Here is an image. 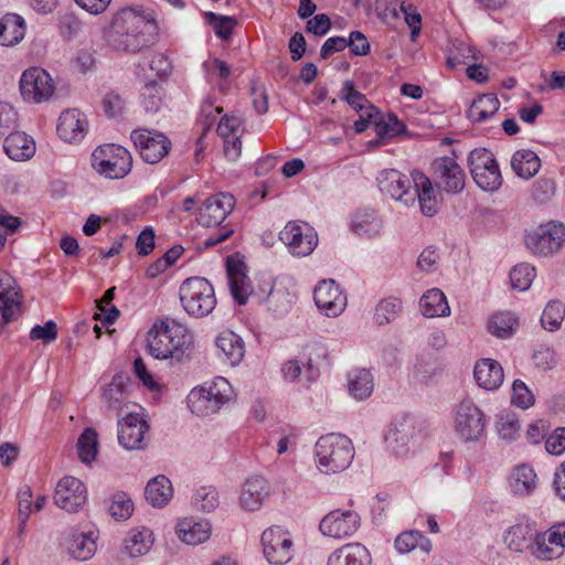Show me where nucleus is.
Wrapping results in <instances>:
<instances>
[{"label": "nucleus", "mask_w": 565, "mask_h": 565, "mask_svg": "<svg viewBox=\"0 0 565 565\" xmlns=\"http://www.w3.org/2000/svg\"><path fill=\"white\" fill-rule=\"evenodd\" d=\"M279 239L287 246L294 256L305 257L310 255L317 244L318 235L307 223L296 221L288 222L279 233Z\"/></svg>", "instance_id": "9d476101"}, {"label": "nucleus", "mask_w": 565, "mask_h": 565, "mask_svg": "<svg viewBox=\"0 0 565 565\" xmlns=\"http://www.w3.org/2000/svg\"><path fill=\"white\" fill-rule=\"evenodd\" d=\"M295 300V294L290 291L288 285L284 280H275L270 285V289L266 297V306L268 310L275 315L287 313Z\"/></svg>", "instance_id": "72a5a7b5"}, {"label": "nucleus", "mask_w": 565, "mask_h": 565, "mask_svg": "<svg viewBox=\"0 0 565 565\" xmlns=\"http://www.w3.org/2000/svg\"><path fill=\"white\" fill-rule=\"evenodd\" d=\"M317 466L321 472L337 473L347 469L354 457L352 441L340 434L321 436L316 443Z\"/></svg>", "instance_id": "20e7f679"}, {"label": "nucleus", "mask_w": 565, "mask_h": 565, "mask_svg": "<svg viewBox=\"0 0 565 565\" xmlns=\"http://www.w3.org/2000/svg\"><path fill=\"white\" fill-rule=\"evenodd\" d=\"M153 543L152 532L149 529H134L128 532L124 541V548L131 557L145 555Z\"/></svg>", "instance_id": "c03bdc74"}, {"label": "nucleus", "mask_w": 565, "mask_h": 565, "mask_svg": "<svg viewBox=\"0 0 565 565\" xmlns=\"http://www.w3.org/2000/svg\"><path fill=\"white\" fill-rule=\"evenodd\" d=\"M455 430L465 440L479 439L484 430V416L470 399L461 401L455 413Z\"/></svg>", "instance_id": "2eb2a0df"}, {"label": "nucleus", "mask_w": 565, "mask_h": 565, "mask_svg": "<svg viewBox=\"0 0 565 565\" xmlns=\"http://www.w3.org/2000/svg\"><path fill=\"white\" fill-rule=\"evenodd\" d=\"M148 429L143 414L131 409L118 420V441L126 449H140L145 446Z\"/></svg>", "instance_id": "f3484780"}, {"label": "nucleus", "mask_w": 565, "mask_h": 565, "mask_svg": "<svg viewBox=\"0 0 565 565\" xmlns=\"http://www.w3.org/2000/svg\"><path fill=\"white\" fill-rule=\"evenodd\" d=\"M130 380L122 374L113 376L110 383L103 390L102 401L109 411L120 413L130 406Z\"/></svg>", "instance_id": "b1692460"}, {"label": "nucleus", "mask_w": 565, "mask_h": 565, "mask_svg": "<svg viewBox=\"0 0 565 565\" xmlns=\"http://www.w3.org/2000/svg\"><path fill=\"white\" fill-rule=\"evenodd\" d=\"M565 318V306L559 300H551L541 317L544 329L554 331L558 329Z\"/></svg>", "instance_id": "4d7b16f0"}, {"label": "nucleus", "mask_w": 565, "mask_h": 565, "mask_svg": "<svg viewBox=\"0 0 565 565\" xmlns=\"http://www.w3.org/2000/svg\"><path fill=\"white\" fill-rule=\"evenodd\" d=\"M24 19L17 13H7L0 19V44L13 46L21 42L25 35Z\"/></svg>", "instance_id": "f704fd0d"}, {"label": "nucleus", "mask_w": 565, "mask_h": 565, "mask_svg": "<svg viewBox=\"0 0 565 565\" xmlns=\"http://www.w3.org/2000/svg\"><path fill=\"white\" fill-rule=\"evenodd\" d=\"M98 435L93 428H86L78 438L77 449L78 457L85 463L95 460L98 448Z\"/></svg>", "instance_id": "5fc2aeb1"}, {"label": "nucleus", "mask_w": 565, "mask_h": 565, "mask_svg": "<svg viewBox=\"0 0 565 565\" xmlns=\"http://www.w3.org/2000/svg\"><path fill=\"white\" fill-rule=\"evenodd\" d=\"M412 181L415 188V199L417 198L420 211L426 216L435 215L441 204L440 194L434 189L430 179L420 171L412 173Z\"/></svg>", "instance_id": "5701e85b"}, {"label": "nucleus", "mask_w": 565, "mask_h": 565, "mask_svg": "<svg viewBox=\"0 0 565 565\" xmlns=\"http://www.w3.org/2000/svg\"><path fill=\"white\" fill-rule=\"evenodd\" d=\"M418 433L415 418L405 415L392 423L386 435V443L395 456L403 457L414 446Z\"/></svg>", "instance_id": "dca6fc26"}, {"label": "nucleus", "mask_w": 565, "mask_h": 565, "mask_svg": "<svg viewBox=\"0 0 565 565\" xmlns=\"http://www.w3.org/2000/svg\"><path fill=\"white\" fill-rule=\"evenodd\" d=\"M243 121L237 116H224L217 126V134L224 142V154L235 161L242 152L241 137L243 135Z\"/></svg>", "instance_id": "4be33fe9"}, {"label": "nucleus", "mask_w": 565, "mask_h": 565, "mask_svg": "<svg viewBox=\"0 0 565 565\" xmlns=\"http://www.w3.org/2000/svg\"><path fill=\"white\" fill-rule=\"evenodd\" d=\"M145 495L152 507L162 508L173 497L172 483L166 476H157L147 483Z\"/></svg>", "instance_id": "e433bc0d"}, {"label": "nucleus", "mask_w": 565, "mask_h": 565, "mask_svg": "<svg viewBox=\"0 0 565 565\" xmlns=\"http://www.w3.org/2000/svg\"><path fill=\"white\" fill-rule=\"evenodd\" d=\"M227 276L234 299L239 305H244L252 292L250 284L244 269V264L238 260L228 259Z\"/></svg>", "instance_id": "7c9ffc66"}, {"label": "nucleus", "mask_w": 565, "mask_h": 565, "mask_svg": "<svg viewBox=\"0 0 565 565\" xmlns=\"http://www.w3.org/2000/svg\"><path fill=\"white\" fill-rule=\"evenodd\" d=\"M510 487L515 494L529 495L536 488V473L527 465L518 466L511 473Z\"/></svg>", "instance_id": "37998d69"}, {"label": "nucleus", "mask_w": 565, "mask_h": 565, "mask_svg": "<svg viewBox=\"0 0 565 565\" xmlns=\"http://www.w3.org/2000/svg\"><path fill=\"white\" fill-rule=\"evenodd\" d=\"M263 553L273 565H286L294 557V541L289 531L274 525L262 534Z\"/></svg>", "instance_id": "1a4fd4ad"}, {"label": "nucleus", "mask_w": 565, "mask_h": 565, "mask_svg": "<svg viewBox=\"0 0 565 565\" xmlns=\"http://www.w3.org/2000/svg\"><path fill=\"white\" fill-rule=\"evenodd\" d=\"M438 185L450 194H457L465 188L466 175L458 162L450 157H441L433 162Z\"/></svg>", "instance_id": "412c9836"}, {"label": "nucleus", "mask_w": 565, "mask_h": 565, "mask_svg": "<svg viewBox=\"0 0 565 565\" xmlns=\"http://www.w3.org/2000/svg\"><path fill=\"white\" fill-rule=\"evenodd\" d=\"M469 168L477 185L494 192L502 185V175L493 153L487 149H475L469 156Z\"/></svg>", "instance_id": "0eeeda50"}, {"label": "nucleus", "mask_w": 565, "mask_h": 565, "mask_svg": "<svg viewBox=\"0 0 565 565\" xmlns=\"http://www.w3.org/2000/svg\"><path fill=\"white\" fill-rule=\"evenodd\" d=\"M513 171L523 179H530L535 175L541 167V160L532 150H518L511 160Z\"/></svg>", "instance_id": "a19ab883"}, {"label": "nucleus", "mask_w": 565, "mask_h": 565, "mask_svg": "<svg viewBox=\"0 0 565 565\" xmlns=\"http://www.w3.org/2000/svg\"><path fill=\"white\" fill-rule=\"evenodd\" d=\"M92 167L98 174L107 179H122L131 170L132 157L125 147L106 143L93 151Z\"/></svg>", "instance_id": "423d86ee"}, {"label": "nucleus", "mask_w": 565, "mask_h": 565, "mask_svg": "<svg viewBox=\"0 0 565 565\" xmlns=\"http://www.w3.org/2000/svg\"><path fill=\"white\" fill-rule=\"evenodd\" d=\"M565 242V227L554 222L540 225L527 233L526 247L536 255L547 256L558 252Z\"/></svg>", "instance_id": "9b49d317"}, {"label": "nucleus", "mask_w": 565, "mask_h": 565, "mask_svg": "<svg viewBox=\"0 0 565 565\" xmlns=\"http://www.w3.org/2000/svg\"><path fill=\"white\" fill-rule=\"evenodd\" d=\"M203 17L218 39H231L233 31L237 25V20L234 17L222 15L211 11L204 12Z\"/></svg>", "instance_id": "09e8293b"}, {"label": "nucleus", "mask_w": 565, "mask_h": 565, "mask_svg": "<svg viewBox=\"0 0 565 565\" xmlns=\"http://www.w3.org/2000/svg\"><path fill=\"white\" fill-rule=\"evenodd\" d=\"M377 181L382 193L403 202L405 205L415 203V195L411 192L412 178L409 179L395 169H387L381 172Z\"/></svg>", "instance_id": "aec40b11"}, {"label": "nucleus", "mask_w": 565, "mask_h": 565, "mask_svg": "<svg viewBox=\"0 0 565 565\" xmlns=\"http://www.w3.org/2000/svg\"><path fill=\"white\" fill-rule=\"evenodd\" d=\"M97 545L93 536V532L89 534L77 533L72 536L68 544V552L75 559L87 561L96 552Z\"/></svg>", "instance_id": "a18cd8bd"}, {"label": "nucleus", "mask_w": 565, "mask_h": 565, "mask_svg": "<svg viewBox=\"0 0 565 565\" xmlns=\"http://www.w3.org/2000/svg\"><path fill=\"white\" fill-rule=\"evenodd\" d=\"M205 393L210 396L212 402L216 404V409L233 399V388L231 383L225 377H216L209 386H205Z\"/></svg>", "instance_id": "864d4df0"}, {"label": "nucleus", "mask_w": 565, "mask_h": 565, "mask_svg": "<svg viewBox=\"0 0 565 565\" xmlns=\"http://www.w3.org/2000/svg\"><path fill=\"white\" fill-rule=\"evenodd\" d=\"M220 504L218 491L213 486H202L195 490L192 497V505L202 512H212Z\"/></svg>", "instance_id": "3c124183"}, {"label": "nucleus", "mask_w": 565, "mask_h": 565, "mask_svg": "<svg viewBox=\"0 0 565 565\" xmlns=\"http://www.w3.org/2000/svg\"><path fill=\"white\" fill-rule=\"evenodd\" d=\"M57 338V326L50 320L44 326H35L30 331L31 340H42L44 343L53 342Z\"/></svg>", "instance_id": "774afa93"}, {"label": "nucleus", "mask_w": 565, "mask_h": 565, "mask_svg": "<svg viewBox=\"0 0 565 565\" xmlns=\"http://www.w3.org/2000/svg\"><path fill=\"white\" fill-rule=\"evenodd\" d=\"M188 403L191 412L198 416H209L218 412L216 404L205 393V386L194 387L188 396Z\"/></svg>", "instance_id": "de8ad7c7"}, {"label": "nucleus", "mask_w": 565, "mask_h": 565, "mask_svg": "<svg viewBox=\"0 0 565 565\" xmlns=\"http://www.w3.org/2000/svg\"><path fill=\"white\" fill-rule=\"evenodd\" d=\"M269 483L263 477L255 476L245 481L239 495V504L246 511H257L269 497Z\"/></svg>", "instance_id": "393cba45"}, {"label": "nucleus", "mask_w": 565, "mask_h": 565, "mask_svg": "<svg viewBox=\"0 0 565 565\" xmlns=\"http://www.w3.org/2000/svg\"><path fill=\"white\" fill-rule=\"evenodd\" d=\"M360 526L361 518L358 512L335 509L322 518L319 530L324 536L344 540L354 535Z\"/></svg>", "instance_id": "4468645a"}, {"label": "nucleus", "mask_w": 565, "mask_h": 565, "mask_svg": "<svg viewBox=\"0 0 565 565\" xmlns=\"http://www.w3.org/2000/svg\"><path fill=\"white\" fill-rule=\"evenodd\" d=\"M534 535V530L530 524H515L507 530L503 541L512 552L530 551Z\"/></svg>", "instance_id": "58836bf2"}, {"label": "nucleus", "mask_w": 565, "mask_h": 565, "mask_svg": "<svg viewBox=\"0 0 565 565\" xmlns=\"http://www.w3.org/2000/svg\"><path fill=\"white\" fill-rule=\"evenodd\" d=\"M217 349L225 355L231 365H237L244 358L245 344L239 335L231 330L222 331L215 341Z\"/></svg>", "instance_id": "c9c22d12"}, {"label": "nucleus", "mask_w": 565, "mask_h": 565, "mask_svg": "<svg viewBox=\"0 0 565 565\" xmlns=\"http://www.w3.org/2000/svg\"><path fill=\"white\" fill-rule=\"evenodd\" d=\"M327 565H371V556L364 545L349 543L332 552Z\"/></svg>", "instance_id": "cd10ccee"}, {"label": "nucleus", "mask_w": 565, "mask_h": 565, "mask_svg": "<svg viewBox=\"0 0 565 565\" xmlns=\"http://www.w3.org/2000/svg\"><path fill=\"white\" fill-rule=\"evenodd\" d=\"M348 388L356 399L367 398L374 388V379L366 369H355L348 374Z\"/></svg>", "instance_id": "ea45409f"}, {"label": "nucleus", "mask_w": 565, "mask_h": 565, "mask_svg": "<svg viewBox=\"0 0 565 565\" xmlns=\"http://www.w3.org/2000/svg\"><path fill=\"white\" fill-rule=\"evenodd\" d=\"M115 289V287L107 289L98 302V308L104 313L103 324H111L119 317V310L111 305Z\"/></svg>", "instance_id": "69168bd1"}, {"label": "nucleus", "mask_w": 565, "mask_h": 565, "mask_svg": "<svg viewBox=\"0 0 565 565\" xmlns=\"http://www.w3.org/2000/svg\"><path fill=\"white\" fill-rule=\"evenodd\" d=\"M109 514L117 521L128 520L134 512V502L126 492L118 491L109 498Z\"/></svg>", "instance_id": "603ef678"}, {"label": "nucleus", "mask_w": 565, "mask_h": 565, "mask_svg": "<svg viewBox=\"0 0 565 565\" xmlns=\"http://www.w3.org/2000/svg\"><path fill=\"white\" fill-rule=\"evenodd\" d=\"M342 96L348 102V104L356 111H362L364 109H367V107H366L367 100H366L365 96L354 88V85L352 82L347 81L343 84Z\"/></svg>", "instance_id": "338daca9"}, {"label": "nucleus", "mask_w": 565, "mask_h": 565, "mask_svg": "<svg viewBox=\"0 0 565 565\" xmlns=\"http://www.w3.org/2000/svg\"><path fill=\"white\" fill-rule=\"evenodd\" d=\"M565 551V522L552 525L544 532H537L532 541L530 553L541 561L561 557Z\"/></svg>", "instance_id": "ddd939ff"}, {"label": "nucleus", "mask_w": 565, "mask_h": 565, "mask_svg": "<svg viewBox=\"0 0 565 565\" xmlns=\"http://www.w3.org/2000/svg\"><path fill=\"white\" fill-rule=\"evenodd\" d=\"M235 203V198L226 192L211 195L202 202L198 211L199 224L204 227L220 226L217 234L211 235L204 241L205 247H214L233 235V227L230 224L223 225V222L233 211Z\"/></svg>", "instance_id": "7ed1b4c3"}, {"label": "nucleus", "mask_w": 565, "mask_h": 565, "mask_svg": "<svg viewBox=\"0 0 565 565\" xmlns=\"http://www.w3.org/2000/svg\"><path fill=\"white\" fill-rule=\"evenodd\" d=\"M32 512V491L30 487H22L18 492V519L19 530L23 531Z\"/></svg>", "instance_id": "e2e57ef3"}, {"label": "nucleus", "mask_w": 565, "mask_h": 565, "mask_svg": "<svg viewBox=\"0 0 565 565\" xmlns=\"http://www.w3.org/2000/svg\"><path fill=\"white\" fill-rule=\"evenodd\" d=\"M87 500V489L77 478L67 476L62 478L55 488V504L68 512H75L82 508Z\"/></svg>", "instance_id": "a211bd4d"}, {"label": "nucleus", "mask_w": 565, "mask_h": 565, "mask_svg": "<svg viewBox=\"0 0 565 565\" xmlns=\"http://www.w3.org/2000/svg\"><path fill=\"white\" fill-rule=\"evenodd\" d=\"M383 228V221L372 209H362L354 213L351 230L361 237L377 236Z\"/></svg>", "instance_id": "473e14b6"}, {"label": "nucleus", "mask_w": 565, "mask_h": 565, "mask_svg": "<svg viewBox=\"0 0 565 565\" xmlns=\"http://www.w3.org/2000/svg\"><path fill=\"white\" fill-rule=\"evenodd\" d=\"M57 135L66 142L81 141L87 131L85 115L77 109H67L58 118Z\"/></svg>", "instance_id": "a878e982"}, {"label": "nucleus", "mask_w": 565, "mask_h": 565, "mask_svg": "<svg viewBox=\"0 0 565 565\" xmlns=\"http://www.w3.org/2000/svg\"><path fill=\"white\" fill-rule=\"evenodd\" d=\"M7 156L14 161H26L35 154V141L29 135L14 131L3 142Z\"/></svg>", "instance_id": "c85d7f7f"}, {"label": "nucleus", "mask_w": 565, "mask_h": 565, "mask_svg": "<svg viewBox=\"0 0 565 565\" xmlns=\"http://www.w3.org/2000/svg\"><path fill=\"white\" fill-rule=\"evenodd\" d=\"M473 375L478 385L489 391L500 387L504 379L501 364L492 359L479 360L475 365Z\"/></svg>", "instance_id": "c756f323"}, {"label": "nucleus", "mask_w": 565, "mask_h": 565, "mask_svg": "<svg viewBox=\"0 0 565 565\" xmlns=\"http://www.w3.org/2000/svg\"><path fill=\"white\" fill-rule=\"evenodd\" d=\"M554 194L555 183L551 179L540 178L532 185L531 196L539 204L550 202Z\"/></svg>", "instance_id": "680f3d73"}, {"label": "nucleus", "mask_w": 565, "mask_h": 565, "mask_svg": "<svg viewBox=\"0 0 565 565\" xmlns=\"http://www.w3.org/2000/svg\"><path fill=\"white\" fill-rule=\"evenodd\" d=\"M534 277L535 268L524 263L514 266L510 271L511 286L520 291L529 289Z\"/></svg>", "instance_id": "bf43d9fd"}, {"label": "nucleus", "mask_w": 565, "mask_h": 565, "mask_svg": "<svg viewBox=\"0 0 565 565\" xmlns=\"http://www.w3.org/2000/svg\"><path fill=\"white\" fill-rule=\"evenodd\" d=\"M318 309L327 317L340 316L347 306V297L334 280H322L313 292Z\"/></svg>", "instance_id": "6ab92c4d"}, {"label": "nucleus", "mask_w": 565, "mask_h": 565, "mask_svg": "<svg viewBox=\"0 0 565 565\" xmlns=\"http://www.w3.org/2000/svg\"><path fill=\"white\" fill-rule=\"evenodd\" d=\"M420 311L424 316L447 317L450 315V308L445 294L437 288H433L425 292L419 301Z\"/></svg>", "instance_id": "4c0bfd02"}, {"label": "nucleus", "mask_w": 565, "mask_h": 565, "mask_svg": "<svg viewBox=\"0 0 565 565\" xmlns=\"http://www.w3.org/2000/svg\"><path fill=\"white\" fill-rule=\"evenodd\" d=\"M192 341L188 328L173 319L156 321L147 334L149 353L156 359H177L184 354Z\"/></svg>", "instance_id": "f03ea898"}, {"label": "nucleus", "mask_w": 565, "mask_h": 565, "mask_svg": "<svg viewBox=\"0 0 565 565\" xmlns=\"http://www.w3.org/2000/svg\"><path fill=\"white\" fill-rule=\"evenodd\" d=\"M500 107L494 94H483L477 97L468 109V118L472 122H482L493 116Z\"/></svg>", "instance_id": "79ce46f5"}, {"label": "nucleus", "mask_w": 565, "mask_h": 565, "mask_svg": "<svg viewBox=\"0 0 565 565\" xmlns=\"http://www.w3.org/2000/svg\"><path fill=\"white\" fill-rule=\"evenodd\" d=\"M395 547L399 553H408L417 547L428 553L431 548V543L420 532L407 531L396 537Z\"/></svg>", "instance_id": "8fccbe9b"}, {"label": "nucleus", "mask_w": 565, "mask_h": 565, "mask_svg": "<svg viewBox=\"0 0 565 565\" xmlns=\"http://www.w3.org/2000/svg\"><path fill=\"white\" fill-rule=\"evenodd\" d=\"M19 88L24 102L41 104L51 99L56 85L47 71L39 66H33L22 73Z\"/></svg>", "instance_id": "6e6552de"}, {"label": "nucleus", "mask_w": 565, "mask_h": 565, "mask_svg": "<svg viewBox=\"0 0 565 565\" xmlns=\"http://www.w3.org/2000/svg\"><path fill=\"white\" fill-rule=\"evenodd\" d=\"M518 327V319L511 312H498L491 316L488 322V330L498 338L511 337Z\"/></svg>", "instance_id": "49530a36"}, {"label": "nucleus", "mask_w": 565, "mask_h": 565, "mask_svg": "<svg viewBox=\"0 0 565 565\" xmlns=\"http://www.w3.org/2000/svg\"><path fill=\"white\" fill-rule=\"evenodd\" d=\"M158 33L159 26L152 11L127 7L113 15L105 39L116 51L137 53L152 45Z\"/></svg>", "instance_id": "f257e3e1"}, {"label": "nucleus", "mask_w": 565, "mask_h": 565, "mask_svg": "<svg viewBox=\"0 0 565 565\" xmlns=\"http://www.w3.org/2000/svg\"><path fill=\"white\" fill-rule=\"evenodd\" d=\"M399 10L404 14V19L406 24L411 28L412 31V40L419 34L422 28V18L417 12V9L414 4L408 3L406 1H402L399 3Z\"/></svg>", "instance_id": "0e129e2a"}, {"label": "nucleus", "mask_w": 565, "mask_h": 565, "mask_svg": "<svg viewBox=\"0 0 565 565\" xmlns=\"http://www.w3.org/2000/svg\"><path fill=\"white\" fill-rule=\"evenodd\" d=\"M131 140L142 160L150 164L160 162L171 149L169 138L157 130L136 129L131 132Z\"/></svg>", "instance_id": "f8f14e48"}, {"label": "nucleus", "mask_w": 565, "mask_h": 565, "mask_svg": "<svg viewBox=\"0 0 565 565\" xmlns=\"http://www.w3.org/2000/svg\"><path fill=\"white\" fill-rule=\"evenodd\" d=\"M141 104L147 113H157L163 104L162 87L156 82L147 83L141 90Z\"/></svg>", "instance_id": "6e6d98bb"}, {"label": "nucleus", "mask_w": 565, "mask_h": 565, "mask_svg": "<svg viewBox=\"0 0 565 565\" xmlns=\"http://www.w3.org/2000/svg\"><path fill=\"white\" fill-rule=\"evenodd\" d=\"M178 537L189 545H198L207 541L211 536L212 525L207 520H194L186 518L178 522L175 526Z\"/></svg>", "instance_id": "bb28decb"}, {"label": "nucleus", "mask_w": 565, "mask_h": 565, "mask_svg": "<svg viewBox=\"0 0 565 565\" xmlns=\"http://www.w3.org/2000/svg\"><path fill=\"white\" fill-rule=\"evenodd\" d=\"M12 282L10 276L0 277V312L6 321H14L20 313L21 297Z\"/></svg>", "instance_id": "2f4dec72"}, {"label": "nucleus", "mask_w": 565, "mask_h": 565, "mask_svg": "<svg viewBox=\"0 0 565 565\" xmlns=\"http://www.w3.org/2000/svg\"><path fill=\"white\" fill-rule=\"evenodd\" d=\"M402 309L399 299L390 297L379 302L375 308L374 319L379 326L392 322L396 319Z\"/></svg>", "instance_id": "13d9d810"}, {"label": "nucleus", "mask_w": 565, "mask_h": 565, "mask_svg": "<svg viewBox=\"0 0 565 565\" xmlns=\"http://www.w3.org/2000/svg\"><path fill=\"white\" fill-rule=\"evenodd\" d=\"M511 402L513 405L526 409L534 404L535 397L524 382L521 380H515L512 385Z\"/></svg>", "instance_id": "052dcab7"}, {"label": "nucleus", "mask_w": 565, "mask_h": 565, "mask_svg": "<svg viewBox=\"0 0 565 565\" xmlns=\"http://www.w3.org/2000/svg\"><path fill=\"white\" fill-rule=\"evenodd\" d=\"M179 297L184 311L193 318L207 317L216 307L213 285L203 277H190L179 288Z\"/></svg>", "instance_id": "39448f33"}]
</instances>
